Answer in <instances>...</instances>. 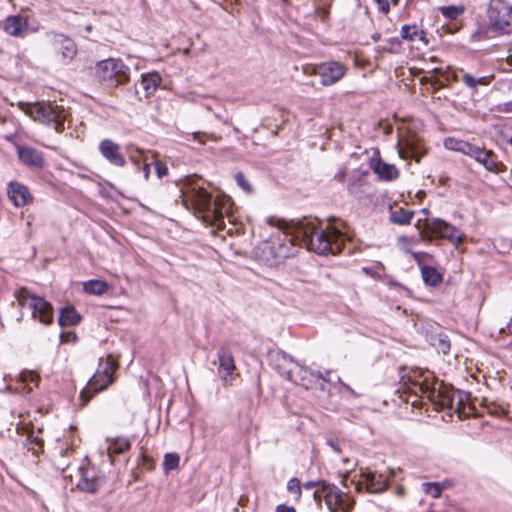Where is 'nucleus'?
<instances>
[{
    "instance_id": "f257e3e1",
    "label": "nucleus",
    "mask_w": 512,
    "mask_h": 512,
    "mask_svg": "<svg viewBox=\"0 0 512 512\" xmlns=\"http://www.w3.org/2000/svg\"><path fill=\"white\" fill-rule=\"evenodd\" d=\"M269 224L277 226L285 235L283 242L273 246L276 256L284 259L295 255L297 250L294 241L318 255H327L341 253L345 241L350 240L348 226L344 221L336 226L330 219L325 229L320 226L317 218L311 216L292 220L270 219Z\"/></svg>"
},
{
    "instance_id": "f03ea898",
    "label": "nucleus",
    "mask_w": 512,
    "mask_h": 512,
    "mask_svg": "<svg viewBox=\"0 0 512 512\" xmlns=\"http://www.w3.org/2000/svg\"><path fill=\"white\" fill-rule=\"evenodd\" d=\"M183 201L186 207L191 208L198 218L212 225L223 223V218L230 209L226 200L213 198L212 194L200 187L192 188Z\"/></svg>"
},
{
    "instance_id": "7ed1b4c3",
    "label": "nucleus",
    "mask_w": 512,
    "mask_h": 512,
    "mask_svg": "<svg viewBox=\"0 0 512 512\" xmlns=\"http://www.w3.org/2000/svg\"><path fill=\"white\" fill-rule=\"evenodd\" d=\"M118 368L112 355L100 358L98 369L91 377L86 388L80 392L81 405L85 406L93 396L106 389L113 382V374Z\"/></svg>"
},
{
    "instance_id": "20e7f679",
    "label": "nucleus",
    "mask_w": 512,
    "mask_h": 512,
    "mask_svg": "<svg viewBox=\"0 0 512 512\" xmlns=\"http://www.w3.org/2000/svg\"><path fill=\"white\" fill-rule=\"evenodd\" d=\"M485 29L495 36L512 34V4L505 0H490L486 11Z\"/></svg>"
},
{
    "instance_id": "39448f33",
    "label": "nucleus",
    "mask_w": 512,
    "mask_h": 512,
    "mask_svg": "<svg viewBox=\"0 0 512 512\" xmlns=\"http://www.w3.org/2000/svg\"><path fill=\"white\" fill-rule=\"evenodd\" d=\"M307 490L315 487H321V492L324 495V501L330 512H351L354 508V500L345 492L340 490L336 485L327 482L326 480L307 481L303 484Z\"/></svg>"
},
{
    "instance_id": "423d86ee",
    "label": "nucleus",
    "mask_w": 512,
    "mask_h": 512,
    "mask_svg": "<svg viewBox=\"0 0 512 512\" xmlns=\"http://www.w3.org/2000/svg\"><path fill=\"white\" fill-rule=\"evenodd\" d=\"M23 111L33 120L46 126L53 127L57 133L65 130V111L62 107L53 106L50 103L36 102L34 104H25Z\"/></svg>"
},
{
    "instance_id": "0eeeda50",
    "label": "nucleus",
    "mask_w": 512,
    "mask_h": 512,
    "mask_svg": "<svg viewBox=\"0 0 512 512\" xmlns=\"http://www.w3.org/2000/svg\"><path fill=\"white\" fill-rule=\"evenodd\" d=\"M130 69L122 60L108 58L97 62L95 66V76L104 82H110L111 85H123L129 81Z\"/></svg>"
},
{
    "instance_id": "6e6552de",
    "label": "nucleus",
    "mask_w": 512,
    "mask_h": 512,
    "mask_svg": "<svg viewBox=\"0 0 512 512\" xmlns=\"http://www.w3.org/2000/svg\"><path fill=\"white\" fill-rule=\"evenodd\" d=\"M80 478L76 484L78 490L84 493L95 494L106 483V477L95 466H81Z\"/></svg>"
},
{
    "instance_id": "1a4fd4ad",
    "label": "nucleus",
    "mask_w": 512,
    "mask_h": 512,
    "mask_svg": "<svg viewBox=\"0 0 512 512\" xmlns=\"http://www.w3.org/2000/svg\"><path fill=\"white\" fill-rule=\"evenodd\" d=\"M426 228L442 239H446L458 246L463 242L464 236L460 230L441 218L426 220Z\"/></svg>"
},
{
    "instance_id": "9d476101",
    "label": "nucleus",
    "mask_w": 512,
    "mask_h": 512,
    "mask_svg": "<svg viewBox=\"0 0 512 512\" xmlns=\"http://www.w3.org/2000/svg\"><path fill=\"white\" fill-rule=\"evenodd\" d=\"M320 378H323L321 372H315L309 367L296 362L286 379L305 389H310L316 385Z\"/></svg>"
},
{
    "instance_id": "9b49d317",
    "label": "nucleus",
    "mask_w": 512,
    "mask_h": 512,
    "mask_svg": "<svg viewBox=\"0 0 512 512\" xmlns=\"http://www.w3.org/2000/svg\"><path fill=\"white\" fill-rule=\"evenodd\" d=\"M346 67L338 61L323 62L318 67V75L323 86H331L340 81L346 74Z\"/></svg>"
},
{
    "instance_id": "f8f14e48",
    "label": "nucleus",
    "mask_w": 512,
    "mask_h": 512,
    "mask_svg": "<svg viewBox=\"0 0 512 512\" xmlns=\"http://www.w3.org/2000/svg\"><path fill=\"white\" fill-rule=\"evenodd\" d=\"M29 308L32 310V317L44 325H50L53 322V307L43 297L38 295L31 296Z\"/></svg>"
},
{
    "instance_id": "ddd939ff",
    "label": "nucleus",
    "mask_w": 512,
    "mask_h": 512,
    "mask_svg": "<svg viewBox=\"0 0 512 512\" xmlns=\"http://www.w3.org/2000/svg\"><path fill=\"white\" fill-rule=\"evenodd\" d=\"M16 150L19 161L25 166L33 169L44 168L45 158L43 152L27 145H17Z\"/></svg>"
},
{
    "instance_id": "4468645a",
    "label": "nucleus",
    "mask_w": 512,
    "mask_h": 512,
    "mask_svg": "<svg viewBox=\"0 0 512 512\" xmlns=\"http://www.w3.org/2000/svg\"><path fill=\"white\" fill-rule=\"evenodd\" d=\"M99 152L111 165L123 167L126 164L125 157L121 153L120 145L111 139H103L99 143Z\"/></svg>"
},
{
    "instance_id": "2eb2a0df",
    "label": "nucleus",
    "mask_w": 512,
    "mask_h": 512,
    "mask_svg": "<svg viewBox=\"0 0 512 512\" xmlns=\"http://www.w3.org/2000/svg\"><path fill=\"white\" fill-rule=\"evenodd\" d=\"M270 365L281 376L287 378L296 361L282 350L271 351L269 353Z\"/></svg>"
},
{
    "instance_id": "dca6fc26",
    "label": "nucleus",
    "mask_w": 512,
    "mask_h": 512,
    "mask_svg": "<svg viewBox=\"0 0 512 512\" xmlns=\"http://www.w3.org/2000/svg\"><path fill=\"white\" fill-rule=\"evenodd\" d=\"M360 477L371 493H381L389 486L388 480L382 474H377L369 468H360Z\"/></svg>"
},
{
    "instance_id": "f3484780",
    "label": "nucleus",
    "mask_w": 512,
    "mask_h": 512,
    "mask_svg": "<svg viewBox=\"0 0 512 512\" xmlns=\"http://www.w3.org/2000/svg\"><path fill=\"white\" fill-rule=\"evenodd\" d=\"M7 194L16 207L28 205L33 200L28 187L17 181H11L8 184Z\"/></svg>"
},
{
    "instance_id": "a211bd4d",
    "label": "nucleus",
    "mask_w": 512,
    "mask_h": 512,
    "mask_svg": "<svg viewBox=\"0 0 512 512\" xmlns=\"http://www.w3.org/2000/svg\"><path fill=\"white\" fill-rule=\"evenodd\" d=\"M53 48L56 53L61 54L64 61H71L77 54V46L73 39L63 34L53 36Z\"/></svg>"
},
{
    "instance_id": "6ab92c4d",
    "label": "nucleus",
    "mask_w": 512,
    "mask_h": 512,
    "mask_svg": "<svg viewBox=\"0 0 512 512\" xmlns=\"http://www.w3.org/2000/svg\"><path fill=\"white\" fill-rule=\"evenodd\" d=\"M219 361L218 374L221 379L226 380L236 369L232 352L229 348L221 346L217 351Z\"/></svg>"
},
{
    "instance_id": "aec40b11",
    "label": "nucleus",
    "mask_w": 512,
    "mask_h": 512,
    "mask_svg": "<svg viewBox=\"0 0 512 512\" xmlns=\"http://www.w3.org/2000/svg\"><path fill=\"white\" fill-rule=\"evenodd\" d=\"M370 168L381 180L393 181L399 177V170L394 164H388L381 158L372 159L370 162Z\"/></svg>"
},
{
    "instance_id": "412c9836",
    "label": "nucleus",
    "mask_w": 512,
    "mask_h": 512,
    "mask_svg": "<svg viewBox=\"0 0 512 512\" xmlns=\"http://www.w3.org/2000/svg\"><path fill=\"white\" fill-rule=\"evenodd\" d=\"M481 156L477 163L481 164L487 171L499 174L506 170V166L498 161L497 155L492 150L486 149Z\"/></svg>"
},
{
    "instance_id": "4be33fe9",
    "label": "nucleus",
    "mask_w": 512,
    "mask_h": 512,
    "mask_svg": "<svg viewBox=\"0 0 512 512\" xmlns=\"http://www.w3.org/2000/svg\"><path fill=\"white\" fill-rule=\"evenodd\" d=\"M130 448L131 441L127 437L118 436L109 440L107 450L111 464H114L116 455L123 454L130 450Z\"/></svg>"
},
{
    "instance_id": "5701e85b",
    "label": "nucleus",
    "mask_w": 512,
    "mask_h": 512,
    "mask_svg": "<svg viewBox=\"0 0 512 512\" xmlns=\"http://www.w3.org/2000/svg\"><path fill=\"white\" fill-rule=\"evenodd\" d=\"M27 29V21L20 15L9 16L4 21V31L11 36H20Z\"/></svg>"
},
{
    "instance_id": "b1692460",
    "label": "nucleus",
    "mask_w": 512,
    "mask_h": 512,
    "mask_svg": "<svg viewBox=\"0 0 512 512\" xmlns=\"http://www.w3.org/2000/svg\"><path fill=\"white\" fill-rule=\"evenodd\" d=\"M82 317L74 306H67L60 309L58 324L61 327H71L80 323Z\"/></svg>"
},
{
    "instance_id": "393cba45",
    "label": "nucleus",
    "mask_w": 512,
    "mask_h": 512,
    "mask_svg": "<svg viewBox=\"0 0 512 512\" xmlns=\"http://www.w3.org/2000/svg\"><path fill=\"white\" fill-rule=\"evenodd\" d=\"M161 82L162 78L158 72H151L141 76V85L145 91L146 96L154 93Z\"/></svg>"
},
{
    "instance_id": "a878e982",
    "label": "nucleus",
    "mask_w": 512,
    "mask_h": 512,
    "mask_svg": "<svg viewBox=\"0 0 512 512\" xmlns=\"http://www.w3.org/2000/svg\"><path fill=\"white\" fill-rule=\"evenodd\" d=\"M421 275L424 283L428 286L436 287L443 281L442 274L432 266H423L421 268Z\"/></svg>"
},
{
    "instance_id": "bb28decb",
    "label": "nucleus",
    "mask_w": 512,
    "mask_h": 512,
    "mask_svg": "<svg viewBox=\"0 0 512 512\" xmlns=\"http://www.w3.org/2000/svg\"><path fill=\"white\" fill-rule=\"evenodd\" d=\"M108 289V283L100 279H91L83 285L84 292L91 295H103L108 291Z\"/></svg>"
},
{
    "instance_id": "cd10ccee",
    "label": "nucleus",
    "mask_w": 512,
    "mask_h": 512,
    "mask_svg": "<svg viewBox=\"0 0 512 512\" xmlns=\"http://www.w3.org/2000/svg\"><path fill=\"white\" fill-rule=\"evenodd\" d=\"M414 217L413 210H406L404 208H398L394 211H391L389 215V220L393 224L397 225H408L411 223V220Z\"/></svg>"
},
{
    "instance_id": "c85d7f7f",
    "label": "nucleus",
    "mask_w": 512,
    "mask_h": 512,
    "mask_svg": "<svg viewBox=\"0 0 512 512\" xmlns=\"http://www.w3.org/2000/svg\"><path fill=\"white\" fill-rule=\"evenodd\" d=\"M465 10L463 4L438 7V11L447 21H456L465 13Z\"/></svg>"
},
{
    "instance_id": "c756f323",
    "label": "nucleus",
    "mask_w": 512,
    "mask_h": 512,
    "mask_svg": "<svg viewBox=\"0 0 512 512\" xmlns=\"http://www.w3.org/2000/svg\"><path fill=\"white\" fill-rule=\"evenodd\" d=\"M19 381L27 387L28 392H32L34 387H38L40 376L35 371L23 370L18 375Z\"/></svg>"
},
{
    "instance_id": "7c9ffc66",
    "label": "nucleus",
    "mask_w": 512,
    "mask_h": 512,
    "mask_svg": "<svg viewBox=\"0 0 512 512\" xmlns=\"http://www.w3.org/2000/svg\"><path fill=\"white\" fill-rule=\"evenodd\" d=\"M402 50V42L398 37H391L385 41L383 45H379L377 52H385L390 54H398Z\"/></svg>"
},
{
    "instance_id": "2f4dec72",
    "label": "nucleus",
    "mask_w": 512,
    "mask_h": 512,
    "mask_svg": "<svg viewBox=\"0 0 512 512\" xmlns=\"http://www.w3.org/2000/svg\"><path fill=\"white\" fill-rule=\"evenodd\" d=\"M24 445L27 446L28 450L32 451L35 456H38L44 451V440L35 436L33 432L28 434Z\"/></svg>"
},
{
    "instance_id": "473e14b6",
    "label": "nucleus",
    "mask_w": 512,
    "mask_h": 512,
    "mask_svg": "<svg viewBox=\"0 0 512 512\" xmlns=\"http://www.w3.org/2000/svg\"><path fill=\"white\" fill-rule=\"evenodd\" d=\"M363 186H364V181L362 180L361 177L350 178L348 185H347L348 193L358 199H361L364 195V192L362 190Z\"/></svg>"
},
{
    "instance_id": "72a5a7b5",
    "label": "nucleus",
    "mask_w": 512,
    "mask_h": 512,
    "mask_svg": "<svg viewBox=\"0 0 512 512\" xmlns=\"http://www.w3.org/2000/svg\"><path fill=\"white\" fill-rule=\"evenodd\" d=\"M180 457L176 452H169L164 455L163 470L168 473L179 467Z\"/></svg>"
},
{
    "instance_id": "f704fd0d",
    "label": "nucleus",
    "mask_w": 512,
    "mask_h": 512,
    "mask_svg": "<svg viewBox=\"0 0 512 512\" xmlns=\"http://www.w3.org/2000/svg\"><path fill=\"white\" fill-rule=\"evenodd\" d=\"M418 26L416 24H405L400 29V39L412 42L417 38Z\"/></svg>"
},
{
    "instance_id": "c9c22d12",
    "label": "nucleus",
    "mask_w": 512,
    "mask_h": 512,
    "mask_svg": "<svg viewBox=\"0 0 512 512\" xmlns=\"http://www.w3.org/2000/svg\"><path fill=\"white\" fill-rule=\"evenodd\" d=\"M422 490L433 498H439L442 494V487L438 482H425L422 484Z\"/></svg>"
},
{
    "instance_id": "e433bc0d",
    "label": "nucleus",
    "mask_w": 512,
    "mask_h": 512,
    "mask_svg": "<svg viewBox=\"0 0 512 512\" xmlns=\"http://www.w3.org/2000/svg\"><path fill=\"white\" fill-rule=\"evenodd\" d=\"M287 490L288 492L294 494L295 500L299 501L302 497V487L301 482L297 477H292L287 482Z\"/></svg>"
},
{
    "instance_id": "4c0bfd02",
    "label": "nucleus",
    "mask_w": 512,
    "mask_h": 512,
    "mask_svg": "<svg viewBox=\"0 0 512 512\" xmlns=\"http://www.w3.org/2000/svg\"><path fill=\"white\" fill-rule=\"evenodd\" d=\"M235 181L237 185L246 193H251L253 191V188L251 184L249 183L248 179L246 178L245 174L241 171L237 172L235 174Z\"/></svg>"
},
{
    "instance_id": "58836bf2",
    "label": "nucleus",
    "mask_w": 512,
    "mask_h": 512,
    "mask_svg": "<svg viewBox=\"0 0 512 512\" xmlns=\"http://www.w3.org/2000/svg\"><path fill=\"white\" fill-rule=\"evenodd\" d=\"M436 341L437 342L433 343V345L443 354H448L451 347L448 336L440 334Z\"/></svg>"
},
{
    "instance_id": "ea45409f",
    "label": "nucleus",
    "mask_w": 512,
    "mask_h": 512,
    "mask_svg": "<svg viewBox=\"0 0 512 512\" xmlns=\"http://www.w3.org/2000/svg\"><path fill=\"white\" fill-rule=\"evenodd\" d=\"M14 295H15L16 300L18 301V304L21 307H24L27 304L28 299L31 300V296L33 294L30 293L27 288L22 287L19 290H16Z\"/></svg>"
},
{
    "instance_id": "a19ab883",
    "label": "nucleus",
    "mask_w": 512,
    "mask_h": 512,
    "mask_svg": "<svg viewBox=\"0 0 512 512\" xmlns=\"http://www.w3.org/2000/svg\"><path fill=\"white\" fill-rule=\"evenodd\" d=\"M464 143H465L464 140H459V139H456V138H447L445 140L446 148H448L450 150H453V151H456V152H460L461 151Z\"/></svg>"
},
{
    "instance_id": "79ce46f5",
    "label": "nucleus",
    "mask_w": 512,
    "mask_h": 512,
    "mask_svg": "<svg viewBox=\"0 0 512 512\" xmlns=\"http://www.w3.org/2000/svg\"><path fill=\"white\" fill-rule=\"evenodd\" d=\"M320 1H321V5L316 6L315 11H316L317 15L319 17H321L322 20H325L330 13V10H329L330 4H329L328 0H320Z\"/></svg>"
},
{
    "instance_id": "37998d69",
    "label": "nucleus",
    "mask_w": 512,
    "mask_h": 512,
    "mask_svg": "<svg viewBox=\"0 0 512 512\" xmlns=\"http://www.w3.org/2000/svg\"><path fill=\"white\" fill-rule=\"evenodd\" d=\"M17 382H18V384L15 386H13V385L7 386L6 390H8L12 394H18V395H27L30 393L27 391V387L19 381L18 377H17Z\"/></svg>"
},
{
    "instance_id": "c03bdc74",
    "label": "nucleus",
    "mask_w": 512,
    "mask_h": 512,
    "mask_svg": "<svg viewBox=\"0 0 512 512\" xmlns=\"http://www.w3.org/2000/svg\"><path fill=\"white\" fill-rule=\"evenodd\" d=\"M439 397L441 398L440 404H441L442 408H448V409L454 408V401H455L454 394L453 395L439 394Z\"/></svg>"
},
{
    "instance_id": "a18cd8bd",
    "label": "nucleus",
    "mask_w": 512,
    "mask_h": 512,
    "mask_svg": "<svg viewBox=\"0 0 512 512\" xmlns=\"http://www.w3.org/2000/svg\"><path fill=\"white\" fill-rule=\"evenodd\" d=\"M60 340L62 343H76L78 341V336L73 331L62 332Z\"/></svg>"
},
{
    "instance_id": "49530a36",
    "label": "nucleus",
    "mask_w": 512,
    "mask_h": 512,
    "mask_svg": "<svg viewBox=\"0 0 512 512\" xmlns=\"http://www.w3.org/2000/svg\"><path fill=\"white\" fill-rule=\"evenodd\" d=\"M155 169L158 178H162L168 174V167L161 161L156 162Z\"/></svg>"
},
{
    "instance_id": "de8ad7c7",
    "label": "nucleus",
    "mask_w": 512,
    "mask_h": 512,
    "mask_svg": "<svg viewBox=\"0 0 512 512\" xmlns=\"http://www.w3.org/2000/svg\"><path fill=\"white\" fill-rule=\"evenodd\" d=\"M377 4L378 11L383 14H388L390 11V5L388 0H374Z\"/></svg>"
},
{
    "instance_id": "09e8293b",
    "label": "nucleus",
    "mask_w": 512,
    "mask_h": 512,
    "mask_svg": "<svg viewBox=\"0 0 512 512\" xmlns=\"http://www.w3.org/2000/svg\"><path fill=\"white\" fill-rule=\"evenodd\" d=\"M462 81L468 88L475 89L476 78L473 77L471 74L463 73Z\"/></svg>"
},
{
    "instance_id": "8fccbe9b",
    "label": "nucleus",
    "mask_w": 512,
    "mask_h": 512,
    "mask_svg": "<svg viewBox=\"0 0 512 512\" xmlns=\"http://www.w3.org/2000/svg\"><path fill=\"white\" fill-rule=\"evenodd\" d=\"M409 157L413 159L415 162L419 163L424 155V153H420L416 150V148L409 145L408 147Z\"/></svg>"
},
{
    "instance_id": "3c124183",
    "label": "nucleus",
    "mask_w": 512,
    "mask_h": 512,
    "mask_svg": "<svg viewBox=\"0 0 512 512\" xmlns=\"http://www.w3.org/2000/svg\"><path fill=\"white\" fill-rule=\"evenodd\" d=\"M496 111L501 113H512V100L498 104L496 106Z\"/></svg>"
},
{
    "instance_id": "603ef678",
    "label": "nucleus",
    "mask_w": 512,
    "mask_h": 512,
    "mask_svg": "<svg viewBox=\"0 0 512 512\" xmlns=\"http://www.w3.org/2000/svg\"><path fill=\"white\" fill-rule=\"evenodd\" d=\"M326 444L331 447V449L340 454L342 452V449H341V446L339 444V442L336 440V439H333V438H327L326 439Z\"/></svg>"
},
{
    "instance_id": "864d4df0",
    "label": "nucleus",
    "mask_w": 512,
    "mask_h": 512,
    "mask_svg": "<svg viewBox=\"0 0 512 512\" xmlns=\"http://www.w3.org/2000/svg\"><path fill=\"white\" fill-rule=\"evenodd\" d=\"M493 79H494V75L478 77V78H476V81H475V88L478 85L488 86Z\"/></svg>"
},
{
    "instance_id": "5fc2aeb1",
    "label": "nucleus",
    "mask_w": 512,
    "mask_h": 512,
    "mask_svg": "<svg viewBox=\"0 0 512 512\" xmlns=\"http://www.w3.org/2000/svg\"><path fill=\"white\" fill-rule=\"evenodd\" d=\"M476 148V145L472 144V143H469L467 141H465L462 149H461V153H463L464 155H467L469 157H471L474 149Z\"/></svg>"
},
{
    "instance_id": "6e6d98bb",
    "label": "nucleus",
    "mask_w": 512,
    "mask_h": 512,
    "mask_svg": "<svg viewBox=\"0 0 512 512\" xmlns=\"http://www.w3.org/2000/svg\"><path fill=\"white\" fill-rule=\"evenodd\" d=\"M419 41L423 42L425 45H428L429 43V39H428V33L427 31L423 30V29H420L418 27V32H417V38Z\"/></svg>"
},
{
    "instance_id": "4d7b16f0",
    "label": "nucleus",
    "mask_w": 512,
    "mask_h": 512,
    "mask_svg": "<svg viewBox=\"0 0 512 512\" xmlns=\"http://www.w3.org/2000/svg\"><path fill=\"white\" fill-rule=\"evenodd\" d=\"M347 176V169L345 167L341 168L335 175L334 179L340 183H343Z\"/></svg>"
},
{
    "instance_id": "13d9d810",
    "label": "nucleus",
    "mask_w": 512,
    "mask_h": 512,
    "mask_svg": "<svg viewBox=\"0 0 512 512\" xmlns=\"http://www.w3.org/2000/svg\"><path fill=\"white\" fill-rule=\"evenodd\" d=\"M486 150V148L484 147H479V146H476V148L474 149L472 155H471V158H473L476 162L479 160V158H481L484 154V151Z\"/></svg>"
},
{
    "instance_id": "bf43d9fd",
    "label": "nucleus",
    "mask_w": 512,
    "mask_h": 512,
    "mask_svg": "<svg viewBox=\"0 0 512 512\" xmlns=\"http://www.w3.org/2000/svg\"><path fill=\"white\" fill-rule=\"evenodd\" d=\"M457 394L459 397H458L456 410L458 411L462 408L464 401L467 399V394L460 390H457Z\"/></svg>"
},
{
    "instance_id": "052dcab7",
    "label": "nucleus",
    "mask_w": 512,
    "mask_h": 512,
    "mask_svg": "<svg viewBox=\"0 0 512 512\" xmlns=\"http://www.w3.org/2000/svg\"><path fill=\"white\" fill-rule=\"evenodd\" d=\"M276 512H296V509L292 506H288L286 504H279L276 507Z\"/></svg>"
},
{
    "instance_id": "680f3d73",
    "label": "nucleus",
    "mask_w": 512,
    "mask_h": 512,
    "mask_svg": "<svg viewBox=\"0 0 512 512\" xmlns=\"http://www.w3.org/2000/svg\"><path fill=\"white\" fill-rule=\"evenodd\" d=\"M142 459H143L144 465L147 467L148 470H152L154 468V462H153L152 458H150L147 455H142Z\"/></svg>"
},
{
    "instance_id": "e2e57ef3",
    "label": "nucleus",
    "mask_w": 512,
    "mask_h": 512,
    "mask_svg": "<svg viewBox=\"0 0 512 512\" xmlns=\"http://www.w3.org/2000/svg\"><path fill=\"white\" fill-rule=\"evenodd\" d=\"M339 383L340 385L342 386V388L348 392L351 396L353 397H357L358 395L356 394V392L346 383H344L343 381H341V379H339Z\"/></svg>"
},
{
    "instance_id": "0e129e2a",
    "label": "nucleus",
    "mask_w": 512,
    "mask_h": 512,
    "mask_svg": "<svg viewBox=\"0 0 512 512\" xmlns=\"http://www.w3.org/2000/svg\"><path fill=\"white\" fill-rule=\"evenodd\" d=\"M313 498L316 502L321 503L322 500H324V495L321 492V487H319L314 493Z\"/></svg>"
},
{
    "instance_id": "69168bd1",
    "label": "nucleus",
    "mask_w": 512,
    "mask_h": 512,
    "mask_svg": "<svg viewBox=\"0 0 512 512\" xmlns=\"http://www.w3.org/2000/svg\"><path fill=\"white\" fill-rule=\"evenodd\" d=\"M150 170H151L150 164L145 163L142 167V172H143V176H144L145 180H148L149 175H150Z\"/></svg>"
},
{
    "instance_id": "338daca9",
    "label": "nucleus",
    "mask_w": 512,
    "mask_h": 512,
    "mask_svg": "<svg viewBox=\"0 0 512 512\" xmlns=\"http://www.w3.org/2000/svg\"><path fill=\"white\" fill-rule=\"evenodd\" d=\"M449 180V177L448 176H440L439 178V184L442 185V186H445L447 184Z\"/></svg>"
},
{
    "instance_id": "774afa93",
    "label": "nucleus",
    "mask_w": 512,
    "mask_h": 512,
    "mask_svg": "<svg viewBox=\"0 0 512 512\" xmlns=\"http://www.w3.org/2000/svg\"><path fill=\"white\" fill-rule=\"evenodd\" d=\"M438 485H440L442 487V491L448 487H450V481L449 480H445V481H442V482H438Z\"/></svg>"
}]
</instances>
